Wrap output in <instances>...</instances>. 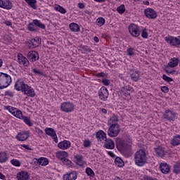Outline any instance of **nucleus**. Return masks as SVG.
Here are the masks:
<instances>
[{"instance_id": "obj_22", "label": "nucleus", "mask_w": 180, "mask_h": 180, "mask_svg": "<svg viewBox=\"0 0 180 180\" xmlns=\"http://www.w3.org/2000/svg\"><path fill=\"white\" fill-rule=\"evenodd\" d=\"M159 169L162 174H167L171 171V167L167 162H161L159 166Z\"/></svg>"}, {"instance_id": "obj_3", "label": "nucleus", "mask_w": 180, "mask_h": 180, "mask_svg": "<svg viewBox=\"0 0 180 180\" xmlns=\"http://www.w3.org/2000/svg\"><path fill=\"white\" fill-rule=\"evenodd\" d=\"M134 162L137 167H144L147 163V152L143 149L137 150L134 154Z\"/></svg>"}, {"instance_id": "obj_48", "label": "nucleus", "mask_w": 180, "mask_h": 180, "mask_svg": "<svg viewBox=\"0 0 180 180\" xmlns=\"http://www.w3.org/2000/svg\"><path fill=\"white\" fill-rule=\"evenodd\" d=\"M20 146L24 151H33V148H32V146L30 145L21 144Z\"/></svg>"}, {"instance_id": "obj_13", "label": "nucleus", "mask_w": 180, "mask_h": 180, "mask_svg": "<svg viewBox=\"0 0 180 180\" xmlns=\"http://www.w3.org/2000/svg\"><path fill=\"white\" fill-rule=\"evenodd\" d=\"M129 32L133 37H139L140 36V27L136 24H131L129 26Z\"/></svg>"}, {"instance_id": "obj_37", "label": "nucleus", "mask_w": 180, "mask_h": 180, "mask_svg": "<svg viewBox=\"0 0 180 180\" xmlns=\"http://www.w3.org/2000/svg\"><path fill=\"white\" fill-rule=\"evenodd\" d=\"M118 122H119V117L115 115H112L108 120V123L109 124H110V126H112V124H117Z\"/></svg>"}, {"instance_id": "obj_34", "label": "nucleus", "mask_w": 180, "mask_h": 180, "mask_svg": "<svg viewBox=\"0 0 180 180\" xmlns=\"http://www.w3.org/2000/svg\"><path fill=\"white\" fill-rule=\"evenodd\" d=\"M133 91H134L133 87L130 86H124V90L122 92L124 96H130V94H133Z\"/></svg>"}, {"instance_id": "obj_17", "label": "nucleus", "mask_w": 180, "mask_h": 180, "mask_svg": "<svg viewBox=\"0 0 180 180\" xmlns=\"http://www.w3.org/2000/svg\"><path fill=\"white\" fill-rule=\"evenodd\" d=\"M46 134L51 137L54 142L58 143V137H57V132L51 127H46L44 130Z\"/></svg>"}, {"instance_id": "obj_24", "label": "nucleus", "mask_w": 180, "mask_h": 180, "mask_svg": "<svg viewBox=\"0 0 180 180\" xmlns=\"http://www.w3.org/2000/svg\"><path fill=\"white\" fill-rule=\"evenodd\" d=\"M75 162L76 165H79V167H84V165L86 164V162H85L84 160V157L82 155H75Z\"/></svg>"}, {"instance_id": "obj_54", "label": "nucleus", "mask_w": 180, "mask_h": 180, "mask_svg": "<svg viewBox=\"0 0 180 180\" xmlns=\"http://www.w3.org/2000/svg\"><path fill=\"white\" fill-rule=\"evenodd\" d=\"M91 141L89 139H85L83 142V146L85 148H88V147L91 146Z\"/></svg>"}, {"instance_id": "obj_4", "label": "nucleus", "mask_w": 180, "mask_h": 180, "mask_svg": "<svg viewBox=\"0 0 180 180\" xmlns=\"http://www.w3.org/2000/svg\"><path fill=\"white\" fill-rule=\"evenodd\" d=\"M37 27L42 30H46V25L42 23L40 20L34 19L32 22L27 25V30L29 32H37Z\"/></svg>"}, {"instance_id": "obj_50", "label": "nucleus", "mask_w": 180, "mask_h": 180, "mask_svg": "<svg viewBox=\"0 0 180 180\" xmlns=\"http://www.w3.org/2000/svg\"><path fill=\"white\" fill-rule=\"evenodd\" d=\"M127 56H129L130 57L134 56V49L132 47H129L127 49Z\"/></svg>"}, {"instance_id": "obj_42", "label": "nucleus", "mask_w": 180, "mask_h": 180, "mask_svg": "<svg viewBox=\"0 0 180 180\" xmlns=\"http://www.w3.org/2000/svg\"><path fill=\"white\" fill-rule=\"evenodd\" d=\"M140 33L143 39H148V30L147 28H143Z\"/></svg>"}, {"instance_id": "obj_5", "label": "nucleus", "mask_w": 180, "mask_h": 180, "mask_svg": "<svg viewBox=\"0 0 180 180\" xmlns=\"http://www.w3.org/2000/svg\"><path fill=\"white\" fill-rule=\"evenodd\" d=\"M12 83V77L11 75L0 72V89L8 88Z\"/></svg>"}, {"instance_id": "obj_18", "label": "nucleus", "mask_w": 180, "mask_h": 180, "mask_svg": "<svg viewBox=\"0 0 180 180\" xmlns=\"http://www.w3.org/2000/svg\"><path fill=\"white\" fill-rule=\"evenodd\" d=\"M18 63L20 65H22V67H29L30 65V63L27 58L25 57L22 53H18L17 56Z\"/></svg>"}, {"instance_id": "obj_63", "label": "nucleus", "mask_w": 180, "mask_h": 180, "mask_svg": "<svg viewBox=\"0 0 180 180\" xmlns=\"http://www.w3.org/2000/svg\"><path fill=\"white\" fill-rule=\"evenodd\" d=\"M5 25H6V26H12V22H11V20H6L5 21Z\"/></svg>"}, {"instance_id": "obj_58", "label": "nucleus", "mask_w": 180, "mask_h": 180, "mask_svg": "<svg viewBox=\"0 0 180 180\" xmlns=\"http://www.w3.org/2000/svg\"><path fill=\"white\" fill-rule=\"evenodd\" d=\"M35 131H36V133H37V134L39 136V137H41V136H43V134H44V132L43 131V130H41L39 127H35Z\"/></svg>"}, {"instance_id": "obj_62", "label": "nucleus", "mask_w": 180, "mask_h": 180, "mask_svg": "<svg viewBox=\"0 0 180 180\" xmlns=\"http://www.w3.org/2000/svg\"><path fill=\"white\" fill-rule=\"evenodd\" d=\"M108 155H110V157H111L112 158H115V153L112 152V151H107Z\"/></svg>"}, {"instance_id": "obj_61", "label": "nucleus", "mask_w": 180, "mask_h": 180, "mask_svg": "<svg viewBox=\"0 0 180 180\" xmlns=\"http://www.w3.org/2000/svg\"><path fill=\"white\" fill-rule=\"evenodd\" d=\"M143 180H157V179H154L150 176L146 175L143 177Z\"/></svg>"}, {"instance_id": "obj_55", "label": "nucleus", "mask_w": 180, "mask_h": 180, "mask_svg": "<svg viewBox=\"0 0 180 180\" xmlns=\"http://www.w3.org/2000/svg\"><path fill=\"white\" fill-rule=\"evenodd\" d=\"M162 79H164V81H165L166 82H172V81H174L172 79V78L167 76V75H163L162 77Z\"/></svg>"}, {"instance_id": "obj_32", "label": "nucleus", "mask_w": 180, "mask_h": 180, "mask_svg": "<svg viewBox=\"0 0 180 180\" xmlns=\"http://www.w3.org/2000/svg\"><path fill=\"white\" fill-rule=\"evenodd\" d=\"M20 120H22L27 126H29V127H32L33 126V122H32V120H30V117L23 116V113L21 114V117H19Z\"/></svg>"}, {"instance_id": "obj_11", "label": "nucleus", "mask_w": 180, "mask_h": 180, "mask_svg": "<svg viewBox=\"0 0 180 180\" xmlns=\"http://www.w3.org/2000/svg\"><path fill=\"white\" fill-rule=\"evenodd\" d=\"M26 44L29 45L30 49H36V47H39L41 44V39L36 37L34 39H27Z\"/></svg>"}, {"instance_id": "obj_53", "label": "nucleus", "mask_w": 180, "mask_h": 180, "mask_svg": "<svg viewBox=\"0 0 180 180\" xmlns=\"http://www.w3.org/2000/svg\"><path fill=\"white\" fill-rule=\"evenodd\" d=\"M96 77L97 78H106V77H108V75H106V73H105L103 72H101L96 74Z\"/></svg>"}, {"instance_id": "obj_21", "label": "nucleus", "mask_w": 180, "mask_h": 180, "mask_svg": "<svg viewBox=\"0 0 180 180\" xmlns=\"http://www.w3.org/2000/svg\"><path fill=\"white\" fill-rule=\"evenodd\" d=\"M63 178V180H77V178H78V174L76 171H71L65 174Z\"/></svg>"}, {"instance_id": "obj_15", "label": "nucleus", "mask_w": 180, "mask_h": 180, "mask_svg": "<svg viewBox=\"0 0 180 180\" xmlns=\"http://www.w3.org/2000/svg\"><path fill=\"white\" fill-rule=\"evenodd\" d=\"M144 15L148 19H157L158 14L157 11L151 8H147L144 10Z\"/></svg>"}, {"instance_id": "obj_25", "label": "nucleus", "mask_w": 180, "mask_h": 180, "mask_svg": "<svg viewBox=\"0 0 180 180\" xmlns=\"http://www.w3.org/2000/svg\"><path fill=\"white\" fill-rule=\"evenodd\" d=\"M34 162L38 164L39 165H41V167H46V165H49V158L41 157L39 158H35Z\"/></svg>"}, {"instance_id": "obj_1", "label": "nucleus", "mask_w": 180, "mask_h": 180, "mask_svg": "<svg viewBox=\"0 0 180 180\" xmlns=\"http://www.w3.org/2000/svg\"><path fill=\"white\" fill-rule=\"evenodd\" d=\"M14 89L18 91H21L22 94L30 98H34V96H36V92L34 91V89H33L32 86H30L27 84L25 83L23 80H17L14 85Z\"/></svg>"}, {"instance_id": "obj_6", "label": "nucleus", "mask_w": 180, "mask_h": 180, "mask_svg": "<svg viewBox=\"0 0 180 180\" xmlns=\"http://www.w3.org/2000/svg\"><path fill=\"white\" fill-rule=\"evenodd\" d=\"M60 109L65 113H72L75 109V105L72 102L64 101L60 103Z\"/></svg>"}, {"instance_id": "obj_7", "label": "nucleus", "mask_w": 180, "mask_h": 180, "mask_svg": "<svg viewBox=\"0 0 180 180\" xmlns=\"http://www.w3.org/2000/svg\"><path fill=\"white\" fill-rule=\"evenodd\" d=\"M120 133V127L119 124H112L108 129V136L109 137H117Z\"/></svg>"}, {"instance_id": "obj_44", "label": "nucleus", "mask_w": 180, "mask_h": 180, "mask_svg": "<svg viewBox=\"0 0 180 180\" xmlns=\"http://www.w3.org/2000/svg\"><path fill=\"white\" fill-rule=\"evenodd\" d=\"M174 174H180V162H177L173 165Z\"/></svg>"}, {"instance_id": "obj_36", "label": "nucleus", "mask_w": 180, "mask_h": 180, "mask_svg": "<svg viewBox=\"0 0 180 180\" xmlns=\"http://www.w3.org/2000/svg\"><path fill=\"white\" fill-rule=\"evenodd\" d=\"M8 161V154L6 152H0V164H5Z\"/></svg>"}, {"instance_id": "obj_64", "label": "nucleus", "mask_w": 180, "mask_h": 180, "mask_svg": "<svg viewBox=\"0 0 180 180\" xmlns=\"http://www.w3.org/2000/svg\"><path fill=\"white\" fill-rule=\"evenodd\" d=\"M0 179L5 180L6 179V176L4 175L1 172H0Z\"/></svg>"}, {"instance_id": "obj_47", "label": "nucleus", "mask_w": 180, "mask_h": 180, "mask_svg": "<svg viewBox=\"0 0 180 180\" xmlns=\"http://www.w3.org/2000/svg\"><path fill=\"white\" fill-rule=\"evenodd\" d=\"M117 11L118 12V13H120L121 15L122 13H124V12H126V7L124 6V4L119 6L117 8Z\"/></svg>"}, {"instance_id": "obj_27", "label": "nucleus", "mask_w": 180, "mask_h": 180, "mask_svg": "<svg viewBox=\"0 0 180 180\" xmlns=\"http://www.w3.org/2000/svg\"><path fill=\"white\" fill-rule=\"evenodd\" d=\"M170 144L171 146H173V147L180 146V135L176 134L170 140Z\"/></svg>"}, {"instance_id": "obj_38", "label": "nucleus", "mask_w": 180, "mask_h": 180, "mask_svg": "<svg viewBox=\"0 0 180 180\" xmlns=\"http://www.w3.org/2000/svg\"><path fill=\"white\" fill-rule=\"evenodd\" d=\"M54 10L57 12H60V13H61L62 15H65V13H67V10H65L64 7L60 6L59 4L56 5V6L54 7Z\"/></svg>"}, {"instance_id": "obj_33", "label": "nucleus", "mask_w": 180, "mask_h": 180, "mask_svg": "<svg viewBox=\"0 0 180 180\" xmlns=\"http://www.w3.org/2000/svg\"><path fill=\"white\" fill-rule=\"evenodd\" d=\"M56 158H58L62 161L64 158H68V153L64 150L58 151L56 154Z\"/></svg>"}, {"instance_id": "obj_28", "label": "nucleus", "mask_w": 180, "mask_h": 180, "mask_svg": "<svg viewBox=\"0 0 180 180\" xmlns=\"http://www.w3.org/2000/svg\"><path fill=\"white\" fill-rule=\"evenodd\" d=\"M18 180H29V173L25 171L19 172L17 174Z\"/></svg>"}, {"instance_id": "obj_49", "label": "nucleus", "mask_w": 180, "mask_h": 180, "mask_svg": "<svg viewBox=\"0 0 180 180\" xmlns=\"http://www.w3.org/2000/svg\"><path fill=\"white\" fill-rule=\"evenodd\" d=\"M11 164L14 167H20V161L16 159H13L11 160Z\"/></svg>"}, {"instance_id": "obj_46", "label": "nucleus", "mask_w": 180, "mask_h": 180, "mask_svg": "<svg viewBox=\"0 0 180 180\" xmlns=\"http://www.w3.org/2000/svg\"><path fill=\"white\" fill-rule=\"evenodd\" d=\"M164 71H165V72L168 74V75H169V74H172V75H174V74H175L176 72V70H171V68L168 65L164 68Z\"/></svg>"}, {"instance_id": "obj_40", "label": "nucleus", "mask_w": 180, "mask_h": 180, "mask_svg": "<svg viewBox=\"0 0 180 180\" xmlns=\"http://www.w3.org/2000/svg\"><path fill=\"white\" fill-rule=\"evenodd\" d=\"M115 164L117 167H120L124 166V162H123V160L119 157L115 158Z\"/></svg>"}, {"instance_id": "obj_43", "label": "nucleus", "mask_w": 180, "mask_h": 180, "mask_svg": "<svg viewBox=\"0 0 180 180\" xmlns=\"http://www.w3.org/2000/svg\"><path fill=\"white\" fill-rule=\"evenodd\" d=\"M105 22L106 20L103 17H99L96 19L97 26H99L100 27H102V26L105 25Z\"/></svg>"}, {"instance_id": "obj_9", "label": "nucleus", "mask_w": 180, "mask_h": 180, "mask_svg": "<svg viewBox=\"0 0 180 180\" xmlns=\"http://www.w3.org/2000/svg\"><path fill=\"white\" fill-rule=\"evenodd\" d=\"M176 117V113L169 109L166 110L162 114V118L167 122H175Z\"/></svg>"}, {"instance_id": "obj_35", "label": "nucleus", "mask_w": 180, "mask_h": 180, "mask_svg": "<svg viewBox=\"0 0 180 180\" xmlns=\"http://www.w3.org/2000/svg\"><path fill=\"white\" fill-rule=\"evenodd\" d=\"M69 28L71 30V32H79L81 30V28L79 27V25L75 22H71L69 25Z\"/></svg>"}, {"instance_id": "obj_31", "label": "nucleus", "mask_w": 180, "mask_h": 180, "mask_svg": "<svg viewBox=\"0 0 180 180\" xmlns=\"http://www.w3.org/2000/svg\"><path fill=\"white\" fill-rule=\"evenodd\" d=\"M96 138L98 141H103V140H106V133H105L103 130H99L96 134Z\"/></svg>"}, {"instance_id": "obj_20", "label": "nucleus", "mask_w": 180, "mask_h": 180, "mask_svg": "<svg viewBox=\"0 0 180 180\" xmlns=\"http://www.w3.org/2000/svg\"><path fill=\"white\" fill-rule=\"evenodd\" d=\"M0 8L9 11L13 8V4L11 0H0Z\"/></svg>"}, {"instance_id": "obj_12", "label": "nucleus", "mask_w": 180, "mask_h": 180, "mask_svg": "<svg viewBox=\"0 0 180 180\" xmlns=\"http://www.w3.org/2000/svg\"><path fill=\"white\" fill-rule=\"evenodd\" d=\"M98 98L103 102L108 101V98H109V91L105 86H102L98 91Z\"/></svg>"}, {"instance_id": "obj_39", "label": "nucleus", "mask_w": 180, "mask_h": 180, "mask_svg": "<svg viewBox=\"0 0 180 180\" xmlns=\"http://www.w3.org/2000/svg\"><path fill=\"white\" fill-rule=\"evenodd\" d=\"M80 51H82V54H86V53H91V50L88 46L81 45L79 47Z\"/></svg>"}, {"instance_id": "obj_60", "label": "nucleus", "mask_w": 180, "mask_h": 180, "mask_svg": "<svg viewBox=\"0 0 180 180\" xmlns=\"http://www.w3.org/2000/svg\"><path fill=\"white\" fill-rule=\"evenodd\" d=\"M77 7L79 8V9H84L85 4L79 2L77 4Z\"/></svg>"}, {"instance_id": "obj_14", "label": "nucleus", "mask_w": 180, "mask_h": 180, "mask_svg": "<svg viewBox=\"0 0 180 180\" xmlns=\"http://www.w3.org/2000/svg\"><path fill=\"white\" fill-rule=\"evenodd\" d=\"M154 151L156 157H159L160 158H162L167 155V150L165 149V147L162 146H156L154 148Z\"/></svg>"}, {"instance_id": "obj_29", "label": "nucleus", "mask_w": 180, "mask_h": 180, "mask_svg": "<svg viewBox=\"0 0 180 180\" xmlns=\"http://www.w3.org/2000/svg\"><path fill=\"white\" fill-rule=\"evenodd\" d=\"M129 77L131 79V81H134V82H137V81H139L140 79V71L135 70L130 73Z\"/></svg>"}, {"instance_id": "obj_16", "label": "nucleus", "mask_w": 180, "mask_h": 180, "mask_svg": "<svg viewBox=\"0 0 180 180\" xmlns=\"http://www.w3.org/2000/svg\"><path fill=\"white\" fill-rule=\"evenodd\" d=\"M29 137H30V131H21L20 132L18 133L15 139L18 141H26Z\"/></svg>"}, {"instance_id": "obj_19", "label": "nucleus", "mask_w": 180, "mask_h": 180, "mask_svg": "<svg viewBox=\"0 0 180 180\" xmlns=\"http://www.w3.org/2000/svg\"><path fill=\"white\" fill-rule=\"evenodd\" d=\"M27 58L31 63H34V61L39 60L40 56H39V53L37 51H30L27 53Z\"/></svg>"}, {"instance_id": "obj_51", "label": "nucleus", "mask_w": 180, "mask_h": 180, "mask_svg": "<svg viewBox=\"0 0 180 180\" xmlns=\"http://www.w3.org/2000/svg\"><path fill=\"white\" fill-rule=\"evenodd\" d=\"M101 82L103 85H105V86H109V85H110V80H109L106 77L103 78Z\"/></svg>"}, {"instance_id": "obj_45", "label": "nucleus", "mask_w": 180, "mask_h": 180, "mask_svg": "<svg viewBox=\"0 0 180 180\" xmlns=\"http://www.w3.org/2000/svg\"><path fill=\"white\" fill-rule=\"evenodd\" d=\"M85 172L88 176H91V178H94L95 176V172H94V170L91 169V167H86Z\"/></svg>"}, {"instance_id": "obj_23", "label": "nucleus", "mask_w": 180, "mask_h": 180, "mask_svg": "<svg viewBox=\"0 0 180 180\" xmlns=\"http://www.w3.org/2000/svg\"><path fill=\"white\" fill-rule=\"evenodd\" d=\"M58 147L60 150H68L71 147V142L67 140L62 141L58 143Z\"/></svg>"}, {"instance_id": "obj_57", "label": "nucleus", "mask_w": 180, "mask_h": 180, "mask_svg": "<svg viewBox=\"0 0 180 180\" xmlns=\"http://www.w3.org/2000/svg\"><path fill=\"white\" fill-rule=\"evenodd\" d=\"M160 91H162L163 94H168V92H169V89L167 86H162L160 87Z\"/></svg>"}, {"instance_id": "obj_52", "label": "nucleus", "mask_w": 180, "mask_h": 180, "mask_svg": "<svg viewBox=\"0 0 180 180\" xmlns=\"http://www.w3.org/2000/svg\"><path fill=\"white\" fill-rule=\"evenodd\" d=\"M32 72H33L35 75H43V72L37 68H32Z\"/></svg>"}, {"instance_id": "obj_26", "label": "nucleus", "mask_w": 180, "mask_h": 180, "mask_svg": "<svg viewBox=\"0 0 180 180\" xmlns=\"http://www.w3.org/2000/svg\"><path fill=\"white\" fill-rule=\"evenodd\" d=\"M104 147L107 150H113L115 148V142L110 139H106L105 140Z\"/></svg>"}, {"instance_id": "obj_8", "label": "nucleus", "mask_w": 180, "mask_h": 180, "mask_svg": "<svg viewBox=\"0 0 180 180\" xmlns=\"http://www.w3.org/2000/svg\"><path fill=\"white\" fill-rule=\"evenodd\" d=\"M165 41L167 43V44L174 47L180 46V36L172 37L169 35L165 37Z\"/></svg>"}, {"instance_id": "obj_41", "label": "nucleus", "mask_w": 180, "mask_h": 180, "mask_svg": "<svg viewBox=\"0 0 180 180\" xmlns=\"http://www.w3.org/2000/svg\"><path fill=\"white\" fill-rule=\"evenodd\" d=\"M30 8H32V9H36V4H37V0H24Z\"/></svg>"}, {"instance_id": "obj_59", "label": "nucleus", "mask_w": 180, "mask_h": 180, "mask_svg": "<svg viewBox=\"0 0 180 180\" xmlns=\"http://www.w3.org/2000/svg\"><path fill=\"white\" fill-rule=\"evenodd\" d=\"M5 96H8L9 98H13V96H15V93L11 91H6L5 92Z\"/></svg>"}, {"instance_id": "obj_10", "label": "nucleus", "mask_w": 180, "mask_h": 180, "mask_svg": "<svg viewBox=\"0 0 180 180\" xmlns=\"http://www.w3.org/2000/svg\"><path fill=\"white\" fill-rule=\"evenodd\" d=\"M4 110H8L9 113L13 115L15 117H17V119H19V117H22V111L17 108L11 106V105H7L4 106Z\"/></svg>"}, {"instance_id": "obj_56", "label": "nucleus", "mask_w": 180, "mask_h": 180, "mask_svg": "<svg viewBox=\"0 0 180 180\" xmlns=\"http://www.w3.org/2000/svg\"><path fill=\"white\" fill-rule=\"evenodd\" d=\"M61 162H63V164H64L65 165H71V164L72 163L70 160H68V158H65L63 160H60Z\"/></svg>"}, {"instance_id": "obj_30", "label": "nucleus", "mask_w": 180, "mask_h": 180, "mask_svg": "<svg viewBox=\"0 0 180 180\" xmlns=\"http://www.w3.org/2000/svg\"><path fill=\"white\" fill-rule=\"evenodd\" d=\"M178 64H179V58L174 57L169 60L167 65L171 68H175V67H178Z\"/></svg>"}, {"instance_id": "obj_2", "label": "nucleus", "mask_w": 180, "mask_h": 180, "mask_svg": "<svg viewBox=\"0 0 180 180\" xmlns=\"http://www.w3.org/2000/svg\"><path fill=\"white\" fill-rule=\"evenodd\" d=\"M133 141L131 138L128 140H119L117 141L116 147L118 151L124 153V154H130L131 153Z\"/></svg>"}]
</instances>
